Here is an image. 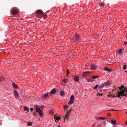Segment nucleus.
<instances>
[{"mask_svg": "<svg viewBox=\"0 0 127 127\" xmlns=\"http://www.w3.org/2000/svg\"><path fill=\"white\" fill-rule=\"evenodd\" d=\"M74 96L73 95L71 96L70 97V99L68 103V105H64V108L65 109H66L67 110V113L65 116H64L63 117L64 120V122L65 120H67L68 117L70 114L72 113L73 112V111L71 109L69 108V107L70 106V105H72L74 101Z\"/></svg>", "mask_w": 127, "mask_h": 127, "instance_id": "nucleus-1", "label": "nucleus"}, {"mask_svg": "<svg viewBox=\"0 0 127 127\" xmlns=\"http://www.w3.org/2000/svg\"><path fill=\"white\" fill-rule=\"evenodd\" d=\"M119 89L120 91L119 93L121 95L127 96V89L122 86L121 88H119Z\"/></svg>", "mask_w": 127, "mask_h": 127, "instance_id": "nucleus-2", "label": "nucleus"}, {"mask_svg": "<svg viewBox=\"0 0 127 127\" xmlns=\"http://www.w3.org/2000/svg\"><path fill=\"white\" fill-rule=\"evenodd\" d=\"M36 111L38 113L40 116H42L43 115V112L39 108H37L36 109Z\"/></svg>", "mask_w": 127, "mask_h": 127, "instance_id": "nucleus-3", "label": "nucleus"}, {"mask_svg": "<svg viewBox=\"0 0 127 127\" xmlns=\"http://www.w3.org/2000/svg\"><path fill=\"white\" fill-rule=\"evenodd\" d=\"M97 66L96 63H92L90 65L91 68L92 70H95L96 69Z\"/></svg>", "mask_w": 127, "mask_h": 127, "instance_id": "nucleus-4", "label": "nucleus"}, {"mask_svg": "<svg viewBox=\"0 0 127 127\" xmlns=\"http://www.w3.org/2000/svg\"><path fill=\"white\" fill-rule=\"evenodd\" d=\"M14 93L15 96V97L16 99H17L18 98L19 96V95L18 92L16 90H14Z\"/></svg>", "mask_w": 127, "mask_h": 127, "instance_id": "nucleus-5", "label": "nucleus"}, {"mask_svg": "<svg viewBox=\"0 0 127 127\" xmlns=\"http://www.w3.org/2000/svg\"><path fill=\"white\" fill-rule=\"evenodd\" d=\"M74 37L76 41H78L81 39L79 35V34L77 33L75 35Z\"/></svg>", "mask_w": 127, "mask_h": 127, "instance_id": "nucleus-6", "label": "nucleus"}, {"mask_svg": "<svg viewBox=\"0 0 127 127\" xmlns=\"http://www.w3.org/2000/svg\"><path fill=\"white\" fill-rule=\"evenodd\" d=\"M12 85L13 87V89H19V87L15 83H14L13 82L12 84Z\"/></svg>", "mask_w": 127, "mask_h": 127, "instance_id": "nucleus-7", "label": "nucleus"}, {"mask_svg": "<svg viewBox=\"0 0 127 127\" xmlns=\"http://www.w3.org/2000/svg\"><path fill=\"white\" fill-rule=\"evenodd\" d=\"M123 51V50L120 48L118 49L117 51V54H122Z\"/></svg>", "mask_w": 127, "mask_h": 127, "instance_id": "nucleus-8", "label": "nucleus"}, {"mask_svg": "<svg viewBox=\"0 0 127 127\" xmlns=\"http://www.w3.org/2000/svg\"><path fill=\"white\" fill-rule=\"evenodd\" d=\"M74 81L76 82H78L79 80V77L77 76H75L74 77Z\"/></svg>", "mask_w": 127, "mask_h": 127, "instance_id": "nucleus-9", "label": "nucleus"}, {"mask_svg": "<svg viewBox=\"0 0 127 127\" xmlns=\"http://www.w3.org/2000/svg\"><path fill=\"white\" fill-rule=\"evenodd\" d=\"M24 111L28 113L29 112V109L27 106H25L24 108Z\"/></svg>", "mask_w": 127, "mask_h": 127, "instance_id": "nucleus-10", "label": "nucleus"}, {"mask_svg": "<svg viewBox=\"0 0 127 127\" xmlns=\"http://www.w3.org/2000/svg\"><path fill=\"white\" fill-rule=\"evenodd\" d=\"M19 11L16 9H14L12 10V13L14 15L17 14L18 13Z\"/></svg>", "mask_w": 127, "mask_h": 127, "instance_id": "nucleus-11", "label": "nucleus"}, {"mask_svg": "<svg viewBox=\"0 0 127 127\" xmlns=\"http://www.w3.org/2000/svg\"><path fill=\"white\" fill-rule=\"evenodd\" d=\"M104 85L106 87H108L110 86L111 85V83L109 82H107L105 83V84H104Z\"/></svg>", "mask_w": 127, "mask_h": 127, "instance_id": "nucleus-12", "label": "nucleus"}, {"mask_svg": "<svg viewBox=\"0 0 127 127\" xmlns=\"http://www.w3.org/2000/svg\"><path fill=\"white\" fill-rule=\"evenodd\" d=\"M48 95V94H43L42 95V97H43L44 98H46L47 97Z\"/></svg>", "mask_w": 127, "mask_h": 127, "instance_id": "nucleus-13", "label": "nucleus"}, {"mask_svg": "<svg viewBox=\"0 0 127 127\" xmlns=\"http://www.w3.org/2000/svg\"><path fill=\"white\" fill-rule=\"evenodd\" d=\"M111 123L113 125H115L116 123V122L115 120H114L112 119L111 120Z\"/></svg>", "mask_w": 127, "mask_h": 127, "instance_id": "nucleus-14", "label": "nucleus"}, {"mask_svg": "<svg viewBox=\"0 0 127 127\" xmlns=\"http://www.w3.org/2000/svg\"><path fill=\"white\" fill-rule=\"evenodd\" d=\"M54 118L55 119L58 121H59L61 119V118L60 117L56 116V115L54 116Z\"/></svg>", "mask_w": 127, "mask_h": 127, "instance_id": "nucleus-15", "label": "nucleus"}, {"mask_svg": "<svg viewBox=\"0 0 127 127\" xmlns=\"http://www.w3.org/2000/svg\"><path fill=\"white\" fill-rule=\"evenodd\" d=\"M104 70H106L108 72H111L112 71V70L111 69H109L106 67L104 68Z\"/></svg>", "mask_w": 127, "mask_h": 127, "instance_id": "nucleus-16", "label": "nucleus"}, {"mask_svg": "<svg viewBox=\"0 0 127 127\" xmlns=\"http://www.w3.org/2000/svg\"><path fill=\"white\" fill-rule=\"evenodd\" d=\"M90 72L89 71L85 72L83 73V75L84 76H86L87 75V74H89Z\"/></svg>", "mask_w": 127, "mask_h": 127, "instance_id": "nucleus-17", "label": "nucleus"}, {"mask_svg": "<svg viewBox=\"0 0 127 127\" xmlns=\"http://www.w3.org/2000/svg\"><path fill=\"white\" fill-rule=\"evenodd\" d=\"M32 125V122H28L27 123V125L29 126H31Z\"/></svg>", "mask_w": 127, "mask_h": 127, "instance_id": "nucleus-18", "label": "nucleus"}, {"mask_svg": "<svg viewBox=\"0 0 127 127\" xmlns=\"http://www.w3.org/2000/svg\"><path fill=\"white\" fill-rule=\"evenodd\" d=\"M56 92V90L55 89H53L50 91V93L51 94H54Z\"/></svg>", "mask_w": 127, "mask_h": 127, "instance_id": "nucleus-19", "label": "nucleus"}, {"mask_svg": "<svg viewBox=\"0 0 127 127\" xmlns=\"http://www.w3.org/2000/svg\"><path fill=\"white\" fill-rule=\"evenodd\" d=\"M60 94L61 96H63L64 95V92L63 91H61L60 92Z\"/></svg>", "mask_w": 127, "mask_h": 127, "instance_id": "nucleus-20", "label": "nucleus"}, {"mask_svg": "<svg viewBox=\"0 0 127 127\" xmlns=\"http://www.w3.org/2000/svg\"><path fill=\"white\" fill-rule=\"evenodd\" d=\"M37 14H42L43 12L42 11L39 10L37 11Z\"/></svg>", "mask_w": 127, "mask_h": 127, "instance_id": "nucleus-21", "label": "nucleus"}, {"mask_svg": "<svg viewBox=\"0 0 127 127\" xmlns=\"http://www.w3.org/2000/svg\"><path fill=\"white\" fill-rule=\"evenodd\" d=\"M105 86V85H104V84H101L98 87V88H102L103 87H104Z\"/></svg>", "mask_w": 127, "mask_h": 127, "instance_id": "nucleus-22", "label": "nucleus"}, {"mask_svg": "<svg viewBox=\"0 0 127 127\" xmlns=\"http://www.w3.org/2000/svg\"><path fill=\"white\" fill-rule=\"evenodd\" d=\"M105 119V118L104 117H99L98 118V119L100 120H104Z\"/></svg>", "mask_w": 127, "mask_h": 127, "instance_id": "nucleus-23", "label": "nucleus"}, {"mask_svg": "<svg viewBox=\"0 0 127 127\" xmlns=\"http://www.w3.org/2000/svg\"><path fill=\"white\" fill-rule=\"evenodd\" d=\"M98 77H99L98 76H94L92 77L91 78L95 79L98 78Z\"/></svg>", "mask_w": 127, "mask_h": 127, "instance_id": "nucleus-24", "label": "nucleus"}, {"mask_svg": "<svg viewBox=\"0 0 127 127\" xmlns=\"http://www.w3.org/2000/svg\"><path fill=\"white\" fill-rule=\"evenodd\" d=\"M98 87V85L97 84L94 87V89H96Z\"/></svg>", "mask_w": 127, "mask_h": 127, "instance_id": "nucleus-25", "label": "nucleus"}, {"mask_svg": "<svg viewBox=\"0 0 127 127\" xmlns=\"http://www.w3.org/2000/svg\"><path fill=\"white\" fill-rule=\"evenodd\" d=\"M127 66L126 65H124L123 67L122 68L124 70H125L126 69V67Z\"/></svg>", "mask_w": 127, "mask_h": 127, "instance_id": "nucleus-26", "label": "nucleus"}, {"mask_svg": "<svg viewBox=\"0 0 127 127\" xmlns=\"http://www.w3.org/2000/svg\"><path fill=\"white\" fill-rule=\"evenodd\" d=\"M63 82H64V83H66L67 81L66 79H63Z\"/></svg>", "mask_w": 127, "mask_h": 127, "instance_id": "nucleus-27", "label": "nucleus"}, {"mask_svg": "<svg viewBox=\"0 0 127 127\" xmlns=\"http://www.w3.org/2000/svg\"><path fill=\"white\" fill-rule=\"evenodd\" d=\"M99 6L101 7H103L104 6V4L103 3H101L100 4H99Z\"/></svg>", "mask_w": 127, "mask_h": 127, "instance_id": "nucleus-28", "label": "nucleus"}, {"mask_svg": "<svg viewBox=\"0 0 127 127\" xmlns=\"http://www.w3.org/2000/svg\"><path fill=\"white\" fill-rule=\"evenodd\" d=\"M93 80L92 79H89L88 80V81L90 82L93 81Z\"/></svg>", "mask_w": 127, "mask_h": 127, "instance_id": "nucleus-29", "label": "nucleus"}, {"mask_svg": "<svg viewBox=\"0 0 127 127\" xmlns=\"http://www.w3.org/2000/svg\"><path fill=\"white\" fill-rule=\"evenodd\" d=\"M30 110H31V112L32 113H33V108H30Z\"/></svg>", "mask_w": 127, "mask_h": 127, "instance_id": "nucleus-30", "label": "nucleus"}, {"mask_svg": "<svg viewBox=\"0 0 127 127\" xmlns=\"http://www.w3.org/2000/svg\"><path fill=\"white\" fill-rule=\"evenodd\" d=\"M102 95H103V94L102 93H101V94H97V95L98 96V95H100V96H101Z\"/></svg>", "mask_w": 127, "mask_h": 127, "instance_id": "nucleus-31", "label": "nucleus"}, {"mask_svg": "<svg viewBox=\"0 0 127 127\" xmlns=\"http://www.w3.org/2000/svg\"><path fill=\"white\" fill-rule=\"evenodd\" d=\"M70 74V73L69 72L68 70V69L67 70V75H69Z\"/></svg>", "mask_w": 127, "mask_h": 127, "instance_id": "nucleus-32", "label": "nucleus"}, {"mask_svg": "<svg viewBox=\"0 0 127 127\" xmlns=\"http://www.w3.org/2000/svg\"><path fill=\"white\" fill-rule=\"evenodd\" d=\"M97 126L98 127H100L101 126V125H100V124H97Z\"/></svg>", "mask_w": 127, "mask_h": 127, "instance_id": "nucleus-33", "label": "nucleus"}, {"mask_svg": "<svg viewBox=\"0 0 127 127\" xmlns=\"http://www.w3.org/2000/svg\"><path fill=\"white\" fill-rule=\"evenodd\" d=\"M124 43L125 44H127V42H124Z\"/></svg>", "mask_w": 127, "mask_h": 127, "instance_id": "nucleus-34", "label": "nucleus"}, {"mask_svg": "<svg viewBox=\"0 0 127 127\" xmlns=\"http://www.w3.org/2000/svg\"><path fill=\"white\" fill-rule=\"evenodd\" d=\"M113 127H116L114 125L113 126Z\"/></svg>", "mask_w": 127, "mask_h": 127, "instance_id": "nucleus-35", "label": "nucleus"}, {"mask_svg": "<svg viewBox=\"0 0 127 127\" xmlns=\"http://www.w3.org/2000/svg\"><path fill=\"white\" fill-rule=\"evenodd\" d=\"M126 123L127 125V121L126 122Z\"/></svg>", "mask_w": 127, "mask_h": 127, "instance_id": "nucleus-36", "label": "nucleus"}, {"mask_svg": "<svg viewBox=\"0 0 127 127\" xmlns=\"http://www.w3.org/2000/svg\"><path fill=\"white\" fill-rule=\"evenodd\" d=\"M99 91H100V92H101V90H99Z\"/></svg>", "mask_w": 127, "mask_h": 127, "instance_id": "nucleus-37", "label": "nucleus"}, {"mask_svg": "<svg viewBox=\"0 0 127 127\" xmlns=\"http://www.w3.org/2000/svg\"><path fill=\"white\" fill-rule=\"evenodd\" d=\"M126 38L127 39V36H126Z\"/></svg>", "mask_w": 127, "mask_h": 127, "instance_id": "nucleus-38", "label": "nucleus"}, {"mask_svg": "<svg viewBox=\"0 0 127 127\" xmlns=\"http://www.w3.org/2000/svg\"><path fill=\"white\" fill-rule=\"evenodd\" d=\"M126 72H127V69L126 71Z\"/></svg>", "mask_w": 127, "mask_h": 127, "instance_id": "nucleus-39", "label": "nucleus"}, {"mask_svg": "<svg viewBox=\"0 0 127 127\" xmlns=\"http://www.w3.org/2000/svg\"><path fill=\"white\" fill-rule=\"evenodd\" d=\"M126 113L127 114V112H126Z\"/></svg>", "mask_w": 127, "mask_h": 127, "instance_id": "nucleus-40", "label": "nucleus"}, {"mask_svg": "<svg viewBox=\"0 0 127 127\" xmlns=\"http://www.w3.org/2000/svg\"><path fill=\"white\" fill-rule=\"evenodd\" d=\"M117 124V125H118V124Z\"/></svg>", "mask_w": 127, "mask_h": 127, "instance_id": "nucleus-41", "label": "nucleus"}, {"mask_svg": "<svg viewBox=\"0 0 127 127\" xmlns=\"http://www.w3.org/2000/svg\"><path fill=\"white\" fill-rule=\"evenodd\" d=\"M94 126V125H93V126Z\"/></svg>", "mask_w": 127, "mask_h": 127, "instance_id": "nucleus-42", "label": "nucleus"}]
</instances>
